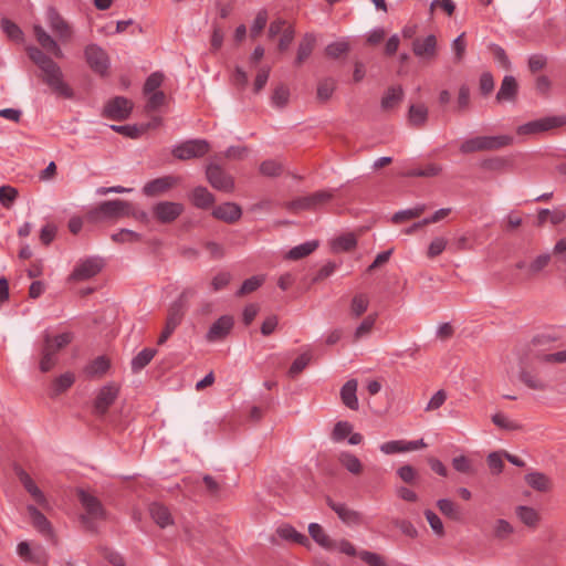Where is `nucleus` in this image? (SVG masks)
<instances>
[{
    "instance_id": "obj_37",
    "label": "nucleus",
    "mask_w": 566,
    "mask_h": 566,
    "mask_svg": "<svg viewBox=\"0 0 566 566\" xmlns=\"http://www.w3.org/2000/svg\"><path fill=\"white\" fill-rule=\"evenodd\" d=\"M427 209L426 205H416L410 209H405L397 211L391 217V222L395 224H399L401 222L419 218Z\"/></svg>"
},
{
    "instance_id": "obj_8",
    "label": "nucleus",
    "mask_w": 566,
    "mask_h": 566,
    "mask_svg": "<svg viewBox=\"0 0 566 566\" xmlns=\"http://www.w3.org/2000/svg\"><path fill=\"white\" fill-rule=\"evenodd\" d=\"M119 395V386L115 382H108L96 394L93 403V413L96 417H104L109 407L115 402Z\"/></svg>"
},
{
    "instance_id": "obj_33",
    "label": "nucleus",
    "mask_w": 566,
    "mask_h": 566,
    "mask_svg": "<svg viewBox=\"0 0 566 566\" xmlns=\"http://www.w3.org/2000/svg\"><path fill=\"white\" fill-rule=\"evenodd\" d=\"M149 513L154 522L161 528L171 525L174 523L172 516L169 512V510L160 504V503H153L149 506Z\"/></svg>"
},
{
    "instance_id": "obj_49",
    "label": "nucleus",
    "mask_w": 566,
    "mask_h": 566,
    "mask_svg": "<svg viewBox=\"0 0 566 566\" xmlns=\"http://www.w3.org/2000/svg\"><path fill=\"white\" fill-rule=\"evenodd\" d=\"M290 90L286 85H279L271 96L272 105L277 108H283L289 104Z\"/></svg>"
},
{
    "instance_id": "obj_39",
    "label": "nucleus",
    "mask_w": 566,
    "mask_h": 566,
    "mask_svg": "<svg viewBox=\"0 0 566 566\" xmlns=\"http://www.w3.org/2000/svg\"><path fill=\"white\" fill-rule=\"evenodd\" d=\"M157 354V350L154 348H144L142 352H139L130 363L133 373H138L143 368H145L151 359Z\"/></svg>"
},
{
    "instance_id": "obj_16",
    "label": "nucleus",
    "mask_w": 566,
    "mask_h": 566,
    "mask_svg": "<svg viewBox=\"0 0 566 566\" xmlns=\"http://www.w3.org/2000/svg\"><path fill=\"white\" fill-rule=\"evenodd\" d=\"M186 312L179 305L170 304L167 311L166 322L161 334L157 339L158 345H164L181 324Z\"/></svg>"
},
{
    "instance_id": "obj_1",
    "label": "nucleus",
    "mask_w": 566,
    "mask_h": 566,
    "mask_svg": "<svg viewBox=\"0 0 566 566\" xmlns=\"http://www.w3.org/2000/svg\"><path fill=\"white\" fill-rule=\"evenodd\" d=\"M553 339L547 336H536L518 353V378L530 389L544 391L547 380L543 377L539 366L545 364L542 357V346Z\"/></svg>"
},
{
    "instance_id": "obj_17",
    "label": "nucleus",
    "mask_w": 566,
    "mask_h": 566,
    "mask_svg": "<svg viewBox=\"0 0 566 566\" xmlns=\"http://www.w3.org/2000/svg\"><path fill=\"white\" fill-rule=\"evenodd\" d=\"M437 38L433 34L423 39L417 38L412 42V52L420 59L433 60L437 56Z\"/></svg>"
},
{
    "instance_id": "obj_40",
    "label": "nucleus",
    "mask_w": 566,
    "mask_h": 566,
    "mask_svg": "<svg viewBox=\"0 0 566 566\" xmlns=\"http://www.w3.org/2000/svg\"><path fill=\"white\" fill-rule=\"evenodd\" d=\"M318 247V241H307L300 245H296L292 248L287 254L286 258L290 260H300L303 259L311 253H313Z\"/></svg>"
},
{
    "instance_id": "obj_29",
    "label": "nucleus",
    "mask_w": 566,
    "mask_h": 566,
    "mask_svg": "<svg viewBox=\"0 0 566 566\" xmlns=\"http://www.w3.org/2000/svg\"><path fill=\"white\" fill-rule=\"evenodd\" d=\"M191 203L198 209H209L216 202L213 193H211L206 187L198 186L192 189L189 193Z\"/></svg>"
},
{
    "instance_id": "obj_13",
    "label": "nucleus",
    "mask_w": 566,
    "mask_h": 566,
    "mask_svg": "<svg viewBox=\"0 0 566 566\" xmlns=\"http://www.w3.org/2000/svg\"><path fill=\"white\" fill-rule=\"evenodd\" d=\"M184 205L174 201H160L153 207V214L160 223H171L184 212Z\"/></svg>"
},
{
    "instance_id": "obj_7",
    "label": "nucleus",
    "mask_w": 566,
    "mask_h": 566,
    "mask_svg": "<svg viewBox=\"0 0 566 566\" xmlns=\"http://www.w3.org/2000/svg\"><path fill=\"white\" fill-rule=\"evenodd\" d=\"M84 57L91 70L102 76L106 75L109 69V56L99 45L92 43L85 46Z\"/></svg>"
},
{
    "instance_id": "obj_38",
    "label": "nucleus",
    "mask_w": 566,
    "mask_h": 566,
    "mask_svg": "<svg viewBox=\"0 0 566 566\" xmlns=\"http://www.w3.org/2000/svg\"><path fill=\"white\" fill-rule=\"evenodd\" d=\"M440 512L452 521L462 520V511L460 506L449 499H441L437 502Z\"/></svg>"
},
{
    "instance_id": "obj_59",
    "label": "nucleus",
    "mask_w": 566,
    "mask_h": 566,
    "mask_svg": "<svg viewBox=\"0 0 566 566\" xmlns=\"http://www.w3.org/2000/svg\"><path fill=\"white\" fill-rule=\"evenodd\" d=\"M27 51L31 61L34 62L39 69H42L52 61L50 56L35 46H29Z\"/></svg>"
},
{
    "instance_id": "obj_26",
    "label": "nucleus",
    "mask_w": 566,
    "mask_h": 566,
    "mask_svg": "<svg viewBox=\"0 0 566 566\" xmlns=\"http://www.w3.org/2000/svg\"><path fill=\"white\" fill-rule=\"evenodd\" d=\"M18 476L24 489L30 493L32 499L43 509L49 507V502L44 493L36 486L32 478L23 470L18 471Z\"/></svg>"
},
{
    "instance_id": "obj_61",
    "label": "nucleus",
    "mask_w": 566,
    "mask_h": 566,
    "mask_svg": "<svg viewBox=\"0 0 566 566\" xmlns=\"http://www.w3.org/2000/svg\"><path fill=\"white\" fill-rule=\"evenodd\" d=\"M424 516L434 534L438 536H443L444 528L441 518L431 510H426Z\"/></svg>"
},
{
    "instance_id": "obj_4",
    "label": "nucleus",
    "mask_w": 566,
    "mask_h": 566,
    "mask_svg": "<svg viewBox=\"0 0 566 566\" xmlns=\"http://www.w3.org/2000/svg\"><path fill=\"white\" fill-rule=\"evenodd\" d=\"M511 135L476 136L464 140L460 145V151L464 155L476 151H491L507 147L513 144Z\"/></svg>"
},
{
    "instance_id": "obj_36",
    "label": "nucleus",
    "mask_w": 566,
    "mask_h": 566,
    "mask_svg": "<svg viewBox=\"0 0 566 566\" xmlns=\"http://www.w3.org/2000/svg\"><path fill=\"white\" fill-rule=\"evenodd\" d=\"M370 300L366 293H357L353 296L349 304V313L354 318H359L369 306Z\"/></svg>"
},
{
    "instance_id": "obj_35",
    "label": "nucleus",
    "mask_w": 566,
    "mask_h": 566,
    "mask_svg": "<svg viewBox=\"0 0 566 566\" xmlns=\"http://www.w3.org/2000/svg\"><path fill=\"white\" fill-rule=\"evenodd\" d=\"M428 119V107L423 104L411 105L408 112V122L411 126L420 128Z\"/></svg>"
},
{
    "instance_id": "obj_32",
    "label": "nucleus",
    "mask_w": 566,
    "mask_h": 566,
    "mask_svg": "<svg viewBox=\"0 0 566 566\" xmlns=\"http://www.w3.org/2000/svg\"><path fill=\"white\" fill-rule=\"evenodd\" d=\"M308 533L311 537L321 547L326 551L334 552V539L324 531V528L317 523H311L308 525Z\"/></svg>"
},
{
    "instance_id": "obj_9",
    "label": "nucleus",
    "mask_w": 566,
    "mask_h": 566,
    "mask_svg": "<svg viewBox=\"0 0 566 566\" xmlns=\"http://www.w3.org/2000/svg\"><path fill=\"white\" fill-rule=\"evenodd\" d=\"M210 149V145L205 139H190L172 149V155L180 160L203 157Z\"/></svg>"
},
{
    "instance_id": "obj_23",
    "label": "nucleus",
    "mask_w": 566,
    "mask_h": 566,
    "mask_svg": "<svg viewBox=\"0 0 566 566\" xmlns=\"http://www.w3.org/2000/svg\"><path fill=\"white\" fill-rule=\"evenodd\" d=\"M33 32L39 44L48 52L52 53L55 57L62 59L64 56L57 42L39 24L33 27Z\"/></svg>"
},
{
    "instance_id": "obj_2",
    "label": "nucleus",
    "mask_w": 566,
    "mask_h": 566,
    "mask_svg": "<svg viewBox=\"0 0 566 566\" xmlns=\"http://www.w3.org/2000/svg\"><path fill=\"white\" fill-rule=\"evenodd\" d=\"M73 338L74 335L71 332L57 335H53L48 331L43 332L39 361V368L42 373L50 371L56 365L57 353L70 345Z\"/></svg>"
},
{
    "instance_id": "obj_10",
    "label": "nucleus",
    "mask_w": 566,
    "mask_h": 566,
    "mask_svg": "<svg viewBox=\"0 0 566 566\" xmlns=\"http://www.w3.org/2000/svg\"><path fill=\"white\" fill-rule=\"evenodd\" d=\"M565 124V116H548L523 124L517 127L516 132L518 135H534L560 127Z\"/></svg>"
},
{
    "instance_id": "obj_15",
    "label": "nucleus",
    "mask_w": 566,
    "mask_h": 566,
    "mask_svg": "<svg viewBox=\"0 0 566 566\" xmlns=\"http://www.w3.org/2000/svg\"><path fill=\"white\" fill-rule=\"evenodd\" d=\"M181 181L180 177L168 175L145 184L143 192L147 197H158L167 193Z\"/></svg>"
},
{
    "instance_id": "obj_55",
    "label": "nucleus",
    "mask_w": 566,
    "mask_h": 566,
    "mask_svg": "<svg viewBox=\"0 0 566 566\" xmlns=\"http://www.w3.org/2000/svg\"><path fill=\"white\" fill-rule=\"evenodd\" d=\"M264 282V277L260 275L251 276L250 279H247L240 290L237 292L238 296H243L245 294L252 293L255 290H258L262 283Z\"/></svg>"
},
{
    "instance_id": "obj_44",
    "label": "nucleus",
    "mask_w": 566,
    "mask_h": 566,
    "mask_svg": "<svg viewBox=\"0 0 566 566\" xmlns=\"http://www.w3.org/2000/svg\"><path fill=\"white\" fill-rule=\"evenodd\" d=\"M551 261V254L544 253L537 255L526 269V277L534 279L542 270H544Z\"/></svg>"
},
{
    "instance_id": "obj_58",
    "label": "nucleus",
    "mask_w": 566,
    "mask_h": 566,
    "mask_svg": "<svg viewBox=\"0 0 566 566\" xmlns=\"http://www.w3.org/2000/svg\"><path fill=\"white\" fill-rule=\"evenodd\" d=\"M353 431V426L348 421H338L332 432V439L334 441H342L348 437Z\"/></svg>"
},
{
    "instance_id": "obj_64",
    "label": "nucleus",
    "mask_w": 566,
    "mask_h": 566,
    "mask_svg": "<svg viewBox=\"0 0 566 566\" xmlns=\"http://www.w3.org/2000/svg\"><path fill=\"white\" fill-rule=\"evenodd\" d=\"M358 555L369 566H386L385 559L379 554L361 551Z\"/></svg>"
},
{
    "instance_id": "obj_18",
    "label": "nucleus",
    "mask_w": 566,
    "mask_h": 566,
    "mask_svg": "<svg viewBox=\"0 0 566 566\" xmlns=\"http://www.w3.org/2000/svg\"><path fill=\"white\" fill-rule=\"evenodd\" d=\"M234 321L230 315L219 317L209 328L206 339L210 343L224 339L231 332Z\"/></svg>"
},
{
    "instance_id": "obj_54",
    "label": "nucleus",
    "mask_w": 566,
    "mask_h": 566,
    "mask_svg": "<svg viewBox=\"0 0 566 566\" xmlns=\"http://www.w3.org/2000/svg\"><path fill=\"white\" fill-rule=\"evenodd\" d=\"M442 167L437 164H429L422 169H412L405 174L407 177H434L440 175Z\"/></svg>"
},
{
    "instance_id": "obj_3",
    "label": "nucleus",
    "mask_w": 566,
    "mask_h": 566,
    "mask_svg": "<svg viewBox=\"0 0 566 566\" xmlns=\"http://www.w3.org/2000/svg\"><path fill=\"white\" fill-rule=\"evenodd\" d=\"M130 203L124 200L115 199L103 201L98 206L86 212V220L91 223H98L106 220H116L123 217H129Z\"/></svg>"
},
{
    "instance_id": "obj_53",
    "label": "nucleus",
    "mask_w": 566,
    "mask_h": 566,
    "mask_svg": "<svg viewBox=\"0 0 566 566\" xmlns=\"http://www.w3.org/2000/svg\"><path fill=\"white\" fill-rule=\"evenodd\" d=\"M311 354L310 353H304L302 355H300L291 365L290 369H289V376L291 378H295L297 375H300L305 368L306 366L310 364L311 361Z\"/></svg>"
},
{
    "instance_id": "obj_27",
    "label": "nucleus",
    "mask_w": 566,
    "mask_h": 566,
    "mask_svg": "<svg viewBox=\"0 0 566 566\" xmlns=\"http://www.w3.org/2000/svg\"><path fill=\"white\" fill-rule=\"evenodd\" d=\"M518 92V84L514 76H504L500 90L496 93V101L503 102H515Z\"/></svg>"
},
{
    "instance_id": "obj_48",
    "label": "nucleus",
    "mask_w": 566,
    "mask_h": 566,
    "mask_svg": "<svg viewBox=\"0 0 566 566\" xmlns=\"http://www.w3.org/2000/svg\"><path fill=\"white\" fill-rule=\"evenodd\" d=\"M492 422L500 429L507 431H516L522 429V424L515 420L510 419L502 412H496L492 416Z\"/></svg>"
},
{
    "instance_id": "obj_31",
    "label": "nucleus",
    "mask_w": 566,
    "mask_h": 566,
    "mask_svg": "<svg viewBox=\"0 0 566 566\" xmlns=\"http://www.w3.org/2000/svg\"><path fill=\"white\" fill-rule=\"evenodd\" d=\"M357 386H358V382L356 379H349L348 381H346L342 389H340V398H342V401L343 403L352 409V410H358L359 408V403H358V399H357Z\"/></svg>"
},
{
    "instance_id": "obj_52",
    "label": "nucleus",
    "mask_w": 566,
    "mask_h": 566,
    "mask_svg": "<svg viewBox=\"0 0 566 566\" xmlns=\"http://www.w3.org/2000/svg\"><path fill=\"white\" fill-rule=\"evenodd\" d=\"M1 27L7 36L13 41L20 42L23 40V32L18 24L9 19L1 20Z\"/></svg>"
},
{
    "instance_id": "obj_45",
    "label": "nucleus",
    "mask_w": 566,
    "mask_h": 566,
    "mask_svg": "<svg viewBox=\"0 0 566 566\" xmlns=\"http://www.w3.org/2000/svg\"><path fill=\"white\" fill-rule=\"evenodd\" d=\"M75 381L74 374L67 371L59 376L54 379L52 384V395L57 396L64 391H66L69 388L72 387V385Z\"/></svg>"
},
{
    "instance_id": "obj_20",
    "label": "nucleus",
    "mask_w": 566,
    "mask_h": 566,
    "mask_svg": "<svg viewBox=\"0 0 566 566\" xmlns=\"http://www.w3.org/2000/svg\"><path fill=\"white\" fill-rule=\"evenodd\" d=\"M77 495L82 506L91 518L98 520L105 517V511L97 497L84 490H78Z\"/></svg>"
},
{
    "instance_id": "obj_12",
    "label": "nucleus",
    "mask_w": 566,
    "mask_h": 566,
    "mask_svg": "<svg viewBox=\"0 0 566 566\" xmlns=\"http://www.w3.org/2000/svg\"><path fill=\"white\" fill-rule=\"evenodd\" d=\"M132 109V101L124 96H116L105 104L103 116L113 120H125L129 117Z\"/></svg>"
},
{
    "instance_id": "obj_5",
    "label": "nucleus",
    "mask_w": 566,
    "mask_h": 566,
    "mask_svg": "<svg viewBox=\"0 0 566 566\" xmlns=\"http://www.w3.org/2000/svg\"><path fill=\"white\" fill-rule=\"evenodd\" d=\"M334 197L335 191L333 190H319L286 202L285 208L295 213L304 210L315 211L332 201Z\"/></svg>"
},
{
    "instance_id": "obj_19",
    "label": "nucleus",
    "mask_w": 566,
    "mask_h": 566,
    "mask_svg": "<svg viewBox=\"0 0 566 566\" xmlns=\"http://www.w3.org/2000/svg\"><path fill=\"white\" fill-rule=\"evenodd\" d=\"M48 21L51 30L61 41L66 42L71 40L73 31L69 23L56 12L55 9L50 8L48 10Z\"/></svg>"
},
{
    "instance_id": "obj_28",
    "label": "nucleus",
    "mask_w": 566,
    "mask_h": 566,
    "mask_svg": "<svg viewBox=\"0 0 566 566\" xmlns=\"http://www.w3.org/2000/svg\"><path fill=\"white\" fill-rule=\"evenodd\" d=\"M27 511L31 517L33 527L45 537L52 538L53 530L49 520L34 505H28Z\"/></svg>"
},
{
    "instance_id": "obj_11",
    "label": "nucleus",
    "mask_w": 566,
    "mask_h": 566,
    "mask_svg": "<svg viewBox=\"0 0 566 566\" xmlns=\"http://www.w3.org/2000/svg\"><path fill=\"white\" fill-rule=\"evenodd\" d=\"M207 180L216 190L230 193L234 190V180L220 166L210 164L206 169Z\"/></svg>"
},
{
    "instance_id": "obj_30",
    "label": "nucleus",
    "mask_w": 566,
    "mask_h": 566,
    "mask_svg": "<svg viewBox=\"0 0 566 566\" xmlns=\"http://www.w3.org/2000/svg\"><path fill=\"white\" fill-rule=\"evenodd\" d=\"M316 44V38L312 33H306L298 43L295 65L301 66L312 54Z\"/></svg>"
},
{
    "instance_id": "obj_47",
    "label": "nucleus",
    "mask_w": 566,
    "mask_h": 566,
    "mask_svg": "<svg viewBox=\"0 0 566 566\" xmlns=\"http://www.w3.org/2000/svg\"><path fill=\"white\" fill-rule=\"evenodd\" d=\"M377 321V314L367 315L361 323L356 327L354 332V342H358L360 338L369 335Z\"/></svg>"
},
{
    "instance_id": "obj_21",
    "label": "nucleus",
    "mask_w": 566,
    "mask_h": 566,
    "mask_svg": "<svg viewBox=\"0 0 566 566\" xmlns=\"http://www.w3.org/2000/svg\"><path fill=\"white\" fill-rule=\"evenodd\" d=\"M213 218L226 223H234L242 217V209L234 202H224L212 210Z\"/></svg>"
},
{
    "instance_id": "obj_43",
    "label": "nucleus",
    "mask_w": 566,
    "mask_h": 566,
    "mask_svg": "<svg viewBox=\"0 0 566 566\" xmlns=\"http://www.w3.org/2000/svg\"><path fill=\"white\" fill-rule=\"evenodd\" d=\"M515 532L514 526L504 518H497L493 525V536L496 539L505 541L510 538Z\"/></svg>"
},
{
    "instance_id": "obj_41",
    "label": "nucleus",
    "mask_w": 566,
    "mask_h": 566,
    "mask_svg": "<svg viewBox=\"0 0 566 566\" xmlns=\"http://www.w3.org/2000/svg\"><path fill=\"white\" fill-rule=\"evenodd\" d=\"M338 460L340 464L353 474H360L363 471V464L360 460L350 452H340Z\"/></svg>"
},
{
    "instance_id": "obj_50",
    "label": "nucleus",
    "mask_w": 566,
    "mask_h": 566,
    "mask_svg": "<svg viewBox=\"0 0 566 566\" xmlns=\"http://www.w3.org/2000/svg\"><path fill=\"white\" fill-rule=\"evenodd\" d=\"M335 91V81L333 78H324L317 85L316 96L317 99L325 103L327 102Z\"/></svg>"
},
{
    "instance_id": "obj_34",
    "label": "nucleus",
    "mask_w": 566,
    "mask_h": 566,
    "mask_svg": "<svg viewBox=\"0 0 566 566\" xmlns=\"http://www.w3.org/2000/svg\"><path fill=\"white\" fill-rule=\"evenodd\" d=\"M403 98V90L400 85L389 87L381 98L382 111H391L400 104Z\"/></svg>"
},
{
    "instance_id": "obj_6",
    "label": "nucleus",
    "mask_w": 566,
    "mask_h": 566,
    "mask_svg": "<svg viewBox=\"0 0 566 566\" xmlns=\"http://www.w3.org/2000/svg\"><path fill=\"white\" fill-rule=\"evenodd\" d=\"M42 71V80L45 84H48L56 94L65 97L72 98L73 91L72 88L63 81V73L61 67L53 60L40 69Z\"/></svg>"
},
{
    "instance_id": "obj_56",
    "label": "nucleus",
    "mask_w": 566,
    "mask_h": 566,
    "mask_svg": "<svg viewBox=\"0 0 566 566\" xmlns=\"http://www.w3.org/2000/svg\"><path fill=\"white\" fill-rule=\"evenodd\" d=\"M112 240L116 243L137 242L142 240V235L133 230L122 229L112 234Z\"/></svg>"
},
{
    "instance_id": "obj_51",
    "label": "nucleus",
    "mask_w": 566,
    "mask_h": 566,
    "mask_svg": "<svg viewBox=\"0 0 566 566\" xmlns=\"http://www.w3.org/2000/svg\"><path fill=\"white\" fill-rule=\"evenodd\" d=\"M452 467L455 471L472 475L475 473L472 461L465 455H458L452 459Z\"/></svg>"
},
{
    "instance_id": "obj_24",
    "label": "nucleus",
    "mask_w": 566,
    "mask_h": 566,
    "mask_svg": "<svg viewBox=\"0 0 566 566\" xmlns=\"http://www.w3.org/2000/svg\"><path fill=\"white\" fill-rule=\"evenodd\" d=\"M515 515L523 525L531 530H536L542 521L539 512L528 505H517L515 507Z\"/></svg>"
},
{
    "instance_id": "obj_57",
    "label": "nucleus",
    "mask_w": 566,
    "mask_h": 566,
    "mask_svg": "<svg viewBox=\"0 0 566 566\" xmlns=\"http://www.w3.org/2000/svg\"><path fill=\"white\" fill-rule=\"evenodd\" d=\"M282 171L283 166L276 160H265L260 165V172L268 177H277Z\"/></svg>"
},
{
    "instance_id": "obj_62",
    "label": "nucleus",
    "mask_w": 566,
    "mask_h": 566,
    "mask_svg": "<svg viewBox=\"0 0 566 566\" xmlns=\"http://www.w3.org/2000/svg\"><path fill=\"white\" fill-rule=\"evenodd\" d=\"M164 75L160 72H154L151 73L145 84H144V94H150L155 91H157L158 87L163 84Z\"/></svg>"
},
{
    "instance_id": "obj_42",
    "label": "nucleus",
    "mask_w": 566,
    "mask_h": 566,
    "mask_svg": "<svg viewBox=\"0 0 566 566\" xmlns=\"http://www.w3.org/2000/svg\"><path fill=\"white\" fill-rule=\"evenodd\" d=\"M277 535L285 541H292L301 545H305L308 543V538L302 534L298 533L294 527L291 525H282L276 530Z\"/></svg>"
},
{
    "instance_id": "obj_14",
    "label": "nucleus",
    "mask_w": 566,
    "mask_h": 566,
    "mask_svg": "<svg viewBox=\"0 0 566 566\" xmlns=\"http://www.w3.org/2000/svg\"><path fill=\"white\" fill-rule=\"evenodd\" d=\"M103 265V261L99 258H87L82 260L74 268L70 275V280L77 282L86 281L98 274L102 271Z\"/></svg>"
},
{
    "instance_id": "obj_46",
    "label": "nucleus",
    "mask_w": 566,
    "mask_h": 566,
    "mask_svg": "<svg viewBox=\"0 0 566 566\" xmlns=\"http://www.w3.org/2000/svg\"><path fill=\"white\" fill-rule=\"evenodd\" d=\"M109 368V361L101 356L94 359L86 368L85 373L91 378L102 377Z\"/></svg>"
},
{
    "instance_id": "obj_22",
    "label": "nucleus",
    "mask_w": 566,
    "mask_h": 566,
    "mask_svg": "<svg viewBox=\"0 0 566 566\" xmlns=\"http://www.w3.org/2000/svg\"><path fill=\"white\" fill-rule=\"evenodd\" d=\"M327 505L337 514V516L347 525H358L361 523V515L359 512L349 509L344 503L334 502L327 497Z\"/></svg>"
},
{
    "instance_id": "obj_63",
    "label": "nucleus",
    "mask_w": 566,
    "mask_h": 566,
    "mask_svg": "<svg viewBox=\"0 0 566 566\" xmlns=\"http://www.w3.org/2000/svg\"><path fill=\"white\" fill-rule=\"evenodd\" d=\"M488 465L494 474H500L503 471V454L499 451L491 452L486 458Z\"/></svg>"
},
{
    "instance_id": "obj_25",
    "label": "nucleus",
    "mask_w": 566,
    "mask_h": 566,
    "mask_svg": "<svg viewBox=\"0 0 566 566\" xmlns=\"http://www.w3.org/2000/svg\"><path fill=\"white\" fill-rule=\"evenodd\" d=\"M524 480L526 484L533 489L534 491L541 493H548L553 490V481L552 479L539 471H533L525 474Z\"/></svg>"
},
{
    "instance_id": "obj_60",
    "label": "nucleus",
    "mask_w": 566,
    "mask_h": 566,
    "mask_svg": "<svg viewBox=\"0 0 566 566\" xmlns=\"http://www.w3.org/2000/svg\"><path fill=\"white\" fill-rule=\"evenodd\" d=\"M357 244L356 238L353 234H346L337 238L333 242V249L335 251H350Z\"/></svg>"
}]
</instances>
